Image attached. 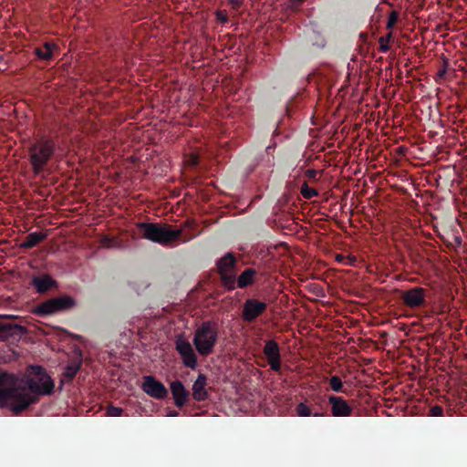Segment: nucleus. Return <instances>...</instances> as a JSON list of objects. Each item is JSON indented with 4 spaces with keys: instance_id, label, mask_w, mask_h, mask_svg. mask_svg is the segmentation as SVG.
Wrapping results in <instances>:
<instances>
[{
    "instance_id": "obj_29",
    "label": "nucleus",
    "mask_w": 467,
    "mask_h": 467,
    "mask_svg": "<svg viewBox=\"0 0 467 467\" xmlns=\"http://www.w3.org/2000/svg\"><path fill=\"white\" fill-rule=\"evenodd\" d=\"M186 163L189 166L194 167L199 164V157L196 154H192L187 157Z\"/></svg>"
},
{
    "instance_id": "obj_14",
    "label": "nucleus",
    "mask_w": 467,
    "mask_h": 467,
    "mask_svg": "<svg viewBox=\"0 0 467 467\" xmlns=\"http://www.w3.org/2000/svg\"><path fill=\"white\" fill-rule=\"evenodd\" d=\"M207 385V377L204 374L200 373L198 379H195L193 387H192V397L196 401H203L208 399V391L205 389Z\"/></svg>"
},
{
    "instance_id": "obj_26",
    "label": "nucleus",
    "mask_w": 467,
    "mask_h": 467,
    "mask_svg": "<svg viewBox=\"0 0 467 467\" xmlns=\"http://www.w3.org/2000/svg\"><path fill=\"white\" fill-rule=\"evenodd\" d=\"M399 18V14L397 11H392L389 15L388 24H386V28L393 29L394 26L397 24Z\"/></svg>"
},
{
    "instance_id": "obj_38",
    "label": "nucleus",
    "mask_w": 467,
    "mask_h": 467,
    "mask_svg": "<svg viewBox=\"0 0 467 467\" xmlns=\"http://www.w3.org/2000/svg\"><path fill=\"white\" fill-rule=\"evenodd\" d=\"M176 415H178V412H176V411L169 413V416H176Z\"/></svg>"
},
{
    "instance_id": "obj_25",
    "label": "nucleus",
    "mask_w": 467,
    "mask_h": 467,
    "mask_svg": "<svg viewBox=\"0 0 467 467\" xmlns=\"http://www.w3.org/2000/svg\"><path fill=\"white\" fill-rule=\"evenodd\" d=\"M124 413V410L119 407H115L112 405H109L106 409V415L111 416V417H117L121 416Z\"/></svg>"
},
{
    "instance_id": "obj_31",
    "label": "nucleus",
    "mask_w": 467,
    "mask_h": 467,
    "mask_svg": "<svg viewBox=\"0 0 467 467\" xmlns=\"http://www.w3.org/2000/svg\"><path fill=\"white\" fill-rule=\"evenodd\" d=\"M431 415L432 416H441L442 415V409L439 405H434L431 408Z\"/></svg>"
},
{
    "instance_id": "obj_10",
    "label": "nucleus",
    "mask_w": 467,
    "mask_h": 467,
    "mask_svg": "<svg viewBox=\"0 0 467 467\" xmlns=\"http://www.w3.org/2000/svg\"><path fill=\"white\" fill-rule=\"evenodd\" d=\"M425 294L427 291L420 286L411 287L410 290L403 291V304L410 308L420 307L425 304Z\"/></svg>"
},
{
    "instance_id": "obj_33",
    "label": "nucleus",
    "mask_w": 467,
    "mask_h": 467,
    "mask_svg": "<svg viewBox=\"0 0 467 467\" xmlns=\"http://www.w3.org/2000/svg\"><path fill=\"white\" fill-rule=\"evenodd\" d=\"M355 262H356V257H354V256H347L346 260L343 261V265H354Z\"/></svg>"
},
{
    "instance_id": "obj_37",
    "label": "nucleus",
    "mask_w": 467,
    "mask_h": 467,
    "mask_svg": "<svg viewBox=\"0 0 467 467\" xmlns=\"http://www.w3.org/2000/svg\"><path fill=\"white\" fill-rule=\"evenodd\" d=\"M192 236L185 237V238H183L182 242H183V243H185V242H187V241L192 240Z\"/></svg>"
},
{
    "instance_id": "obj_1",
    "label": "nucleus",
    "mask_w": 467,
    "mask_h": 467,
    "mask_svg": "<svg viewBox=\"0 0 467 467\" xmlns=\"http://www.w3.org/2000/svg\"><path fill=\"white\" fill-rule=\"evenodd\" d=\"M54 389L52 379L40 366H31L30 374L22 379L6 372L0 373V407H7L14 415L49 396Z\"/></svg>"
},
{
    "instance_id": "obj_34",
    "label": "nucleus",
    "mask_w": 467,
    "mask_h": 467,
    "mask_svg": "<svg viewBox=\"0 0 467 467\" xmlns=\"http://www.w3.org/2000/svg\"><path fill=\"white\" fill-rule=\"evenodd\" d=\"M346 258H347V256H344L341 254L336 255V261H337L338 263H341V264H343V262L345 261Z\"/></svg>"
},
{
    "instance_id": "obj_39",
    "label": "nucleus",
    "mask_w": 467,
    "mask_h": 467,
    "mask_svg": "<svg viewBox=\"0 0 467 467\" xmlns=\"http://www.w3.org/2000/svg\"><path fill=\"white\" fill-rule=\"evenodd\" d=\"M271 149H272V148H271V146H268V147L266 148V151H269V150H271Z\"/></svg>"
},
{
    "instance_id": "obj_7",
    "label": "nucleus",
    "mask_w": 467,
    "mask_h": 467,
    "mask_svg": "<svg viewBox=\"0 0 467 467\" xmlns=\"http://www.w3.org/2000/svg\"><path fill=\"white\" fill-rule=\"evenodd\" d=\"M175 349H177L180 357H182L183 366L192 369L196 368L197 358L194 348L183 335H179L175 337Z\"/></svg>"
},
{
    "instance_id": "obj_6",
    "label": "nucleus",
    "mask_w": 467,
    "mask_h": 467,
    "mask_svg": "<svg viewBox=\"0 0 467 467\" xmlns=\"http://www.w3.org/2000/svg\"><path fill=\"white\" fill-rule=\"evenodd\" d=\"M234 265L235 258L231 253L224 254L217 261V268H219L222 283L229 291L234 289Z\"/></svg>"
},
{
    "instance_id": "obj_22",
    "label": "nucleus",
    "mask_w": 467,
    "mask_h": 467,
    "mask_svg": "<svg viewBox=\"0 0 467 467\" xmlns=\"http://www.w3.org/2000/svg\"><path fill=\"white\" fill-rule=\"evenodd\" d=\"M393 38V35L391 32H389L388 35L381 36L379 38V51L385 53L389 50V43Z\"/></svg>"
},
{
    "instance_id": "obj_8",
    "label": "nucleus",
    "mask_w": 467,
    "mask_h": 467,
    "mask_svg": "<svg viewBox=\"0 0 467 467\" xmlns=\"http://www.w3.org/2000/svg\"><path fill=\"white\" fill-rule=\"evenodd\" d=\"M141 389L146 395L153 398L154 400H163L167 397V389L165 385L159 382L152 376H144L143 383H141Z\"/></svg>"
},
{
    "instance_id": "obj_2",
    "label": "nucleus",
    "mask_w": 467,
    "mask_h": 467,
    "mask_svg": "<svg viewBox=\"0 0 467 467\" xmlns=\"http://www.w3.org/2000/svg\"><path fill=\"white\" fill-rule=\"evenodd\" d=\"M190 226H192L191 221L185 222L182 227L175 230L171 226H162L159 223H140L137 224L144 239L164 246H170L175 241H179L183 234V229Z\"/></svg>"
},
{
    "instance_id": "obj_3",
    "label": "nucleus",
    "mask_w": 467,
    "mask_h": 467,
    "mask_svg": "<svg viewBox=\"0 0 467 467\" xmlns=\"http://www.w3.org/2000/svg\"><path fill=\"white\" fill-rule=\"evenodd\" d=\"M218 339V327L215 322L207 320L196 327L193 345L201 357H208L213 352Z\"/></svg>"
},
{
    "instance_id": "obj_16",
    "label": "nucleus",
    "mask_w": 467,
    "mask_h": 467,
    "mask_svg": "<svg viewBox=\"0 0 467 467\" xmlns=\"http://www.w3.org/2000/svg\"><path fill=\"white\" fill-rule=\"evenodd\" d=\"M47 238V234L42 232H34L26 235V239L19 244V247L23 249H31L39 244L43 240Z\"/></svg>"
},
{
    "instance_id": "obj_15",
    "label": "nucleus",
    "mask_w": 467,
    "mask_h": 467,
    "mask_svg": "<svg viewBox=\"0 0 467 467\" xmlns=\"http://www.w3.org/2000/svg\"><path fill=\"white\" fill-rule=\"evenodd\" d=\"M31 284L39 294L47 292L57 285L56 280L47 274L32 277Z\"/></svg>"
},
{
    "instance_id": "obj_36",
    "label": "nucleus",
    "mask_w": 467,
    "mask_h": 467,
    "mask_svg": "<svg viewBox=\"0 0 467 467\" xmlns=\"http://www.w3.org/2000/svg\"><path fill=\"white\" fill-rule=\"evenodd\" d=\"M294 5H296V6L299 5L301 3H302V0H292Z\"/></svg>"
},
{
    "instance_id": "obj_18",
    "label": "nucleus",
    "mask_w": 467,
    "mask_h": 467,
    "mask_svg": "<svg viewBox=\"0 0 467 467\" xmlns=\"http://www.w3.org/2000/svg\"><path fill=\"white\" fill-rule=\"evenodd\" d=\"M296 413L300 417H308V416H323V412L318 411L317 410L310 407L305 402H300L296 407Z\"/></svg>"
},
{
    "instance_id": "obj_4",
    "label": "nucleus",
    "mask_w": 467,
    "mask_h": 467,
    "mask_svg": "<svg viewBox=\"0 0 467 467\" xmlns=\"http://www.w3.org/2000/svg\"><path fill=\"white\" fill-rule=\"evenodd\" d=\"M56 150V144L48 138L35 140L29 148V161L34 174H40Z\"/></svg>"
},
{
    "instance_id": "obj_13",
    "label": "nucleus",
    "mask_w": 467,
    "mask_h": 467,
    "mask_svg": "<svg viewBox=\"0 0 467 467\" xmlns=\"http://www.w3.org/2000/svg\"><path fill=\"white\" fill-rule=\"evenodd\" d=\"M170 389L174 400V405L178 408L183 407L188 400L189 392L184 389L182 382L179 380L171 382Z\"/></svg>"
},
{
    "instance_id": "obj_24",
    "label": "nucleus",
    "mask_w": 467,
    "mask_h": 467,
    "mask_svg": "<svg viewBox=\"0 0 467 467\" xmlns=\"http://www.w3.org/2000/svg\"><path fill=\"white\" fill-rule=\"evenodd\" d=\"M101 244L106 248H120V244L116 238L103 237Z\"/></svg>"
},
{
    "instance_id": "obj_5",
    "label": "nucleus",
    "mask_w": 467,
    "mask_h": 467,
    "mask_svg": "<svg viewBox=\"0 0 467 467\" xmlns=\"http://www.w3.org/2000/svg\"><path fill=\"white\" fill-rule=\"evenodd\" d=\"M74 306L75 300L73 298L67 296H57L39 304L38 306L36 307V314L39 317H47L64 310L71 309Z\"/></svg>"
},
{
    "instance_id": "obj_30",
    "label": "nucleus",
    "mask_w": 467,
    "mask_h": 467,
    "mask_svg": "<svg viewBox=\"0 0 467 467\" xmlns=\"http://www.w3.org/2000/svg\"><path fill=\"white\" fill-rule=\"evenodd\" d=\"M317 174H318L317 171L313 170V169L306 170L305 172L306 177L310 180H317Z\"/></svg>"
},
{
    "instance_id": "obj_35",
    "label": "nucleus",
    "mask_w": 467,
    "mask_h": 467,
    "mask_svg": "<svg viewBox=\"0 0 467 467\" xmlns=\"http://www.w3.org/2000/svg\"><path fill=\"white\" fill-rule=\"evenodd\" d=\"M445 73H446V68L443 67V68H441L439 72H437V76H439V78H443L445 76Z\"/></svg>"
},
{
    "instance_id": "obj_28",
    "label": "nucleus",
    "mask_w": 467,
    "mask_h": 467,
    "mask_svg": "<svg viewBox=\"0 0 467 467\" xmlns=\"http://www.w3.org/2000/svg\"><path fill=\"white\" fill-rule=\"evenodd\" d=\"M216 19L222 24H226L229 18H227V13L225 10H217L215 12Z\"/></svg>"
},
{
    "instance_id": "obj_17",
    "label": "nucleus",
    "mask_w": 467,
    "mask_h": 467,
    "mask_svg": "<svg viewBox=\"0 0 467 467\" xmlns=\"http://www.w3.org/2000/svg\"><path fill=\"white\" fill-rule=\"evenodd\" d=\"M255 270L253 268H246L239 276L234 277V288H244L251 285L254 280Z\"/></svg>"
},
{
    "instance_id": "obj_12",
    "label": "nucleus",
    "mask_w": 467,
    "mask_h": 467,
    "mask_svg": "<svg viewBox=\"0 0 467 467\" xmlns=\"http://www.w3.org/2000/svg\"><path fill=\"white\" fill-rule=\"evenodd\" d=\"M329 404L331 406V415L335 417H348L352 415L353 408L348 404V401L339 396H329Z\"/></svg>"
},
{
    "instance_id": "obj_27",
    "label": "nucleus",
    "mask_w": 467,
    "mask_h": 467,
    "mask_svg": "<svg viewBox=\"0 0 467 467\" xmlns=\"http://www.w3.org/2000/svg\"><path fill=\"white\" fill-rule=\"evenodd\" d=\"M11 327L9 324H0V340H5L9 336Z\"/></svg>"
},
{
    "instance_id": "obj_19",
    "label": "nucleus",
    "mask_w": 467,
    "mask_h": 467,
    "mask_svg": "<svg viewBox=\"0 0 467 467\" xmlns=\"http://www.w3.org/2000/svg\"><path fill=\"white\" fill-rule=\"evenodd\" d=\"M57 49V46L52 42H45L43 48L35 49L36 56L39 59L49 60L52 57L53 51Z\"/></svg>"
},
{
    "instance_id": "obj_20",
    "label": "nucleus",
    "mask_w": 467,
    "mask_h": 467,
    "mask_svg": "<svg viewBox=\"0 0 467 467\" xmlns=\"http://www.w3.org/2000/svg\"><path fill=\"white\" fill-rule=\"evenodd\" d=\"M81 367V358H76L70 361L64 369V377L66 380H71L77 376V373Z\"/></svg>"
},
{
    "instance_id": "obj_23",
    "label": "nucleus",
    "mask_w": 467,
    "mask_h": 467,
    "mask_svg": "<svg viewBox=\"0 0 467 467\" xmlns=\"http://www.w3.org/2000/svg\"><path fill=\"white\" fill-rule=\"evenodd\" d=\"M329 383L332 390L337 393L342 392L343 382L338 376H331Z\"/></svg>"
},
{
    "instance_id": "obj_11",
    "label": "nucleus",
    "mask_w": 467,
    "mask_h": 467,
    "mask_svg": "<svg viewBox=\"0 0 467 467\" xmlns=\"http://www.w3.org/2000/svg\"><path fill=\"white\" fill-rule=\"evenodd\" d=\"M264 355L266 357L268 365L272 370L279 371L281 368L279 345L273 339H268L264 346Z\"/></svg>"
},
{
    "instance_id": "obj_9",
    "label": "nucleus",
    "mask_w": 467,
    "mask_h": 467,
    "mask_svg": "<svg viewBox=\"0 0 467 467\" xmlns=\"http://www.w3.org/2000/svg\"><path fill=\"white\" fill-rule=\"evenodd\" d=\"M267 305L265 302L254 298L245 300L242 309V318L246 322H252L266 310Z\"/></svg>"
},
{
    "instance_id": "obj_32",
    "label": "nucleus",
    "mask_w": 467,
    "mask_h": 467,
    "mask_svg": "<svg viewBox=\"0 0 467 467\" xmlns=\"http://www.w3.org/2000/svg\"><path fill=\"white\" fill-rule=\"evenodd\" d=\"M229 3L234 10H237L238 7L242 5L243 0H229Z\"/></svg>"
},
{
    "instance_id": "obj_21",
    "label": "nucleus",
    "mask_w": 467,
    "mask_h": 467,
    "mask_svg": "<svg viewBox=\"0 0 467 467\" xmlns=\"http://www.w3.org/2000/svg\"><path fill=\"white\" fill-rule=\"evenodd\" d=\"M300 192L302 197L306 200H310L317 195V191L312 187H309L306 182L301 184Z\"/></svg>"
}]
</instances>
